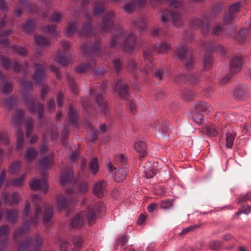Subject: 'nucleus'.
<instances>
[{
  "mask_svg": "<svg viewBox=\"0 0 251 251\" xmlns=\"http://www.w3.org/2000/svg\"><path fill=\"white\" fill-rule=\"evenodd\" d=\"M0 62L6 70H8L11 68L13 72L16 73H19L21 71H23L24 73H25L28 68V65L26 63L24 64L20 65L16 60H11L8 57L0 54Z\"/></svg>",
  "mask_w": 251,
  "mask_h": 251,
  "instance_id": "obj_14",
  "label": "nucleus"
},
{
  "mask_svg": "<svg viewBox=\"0 0 251 251\" xmlns=\"http://www.w3.org/2000/svg\"><path fill=\"white\" fill-rule=\"evenodd\" d=\"M26 177V174L25 173L19 178L11 179V183L14 186H21L25 180Z\"/></svg>",
  "mask_w": 251,
  "mask_h": 251,
  "instance_id": "obj_51",
  "label": "nucleus"
},
{
  "mask_svg": "<svg viewBox=\"0 0 251 251\" xmlns=\"http://www.w3.org/2000/svg\"><path fill=\"white\" fill-rule=\"evenodd\" d=\"M89 168L94 175L97 173L99 170V162L97 158L95 157L92 159L89 163Z\"/></svg>",
  "mask_w": 251,
  "mask_h": 251,
  "instance_id": "obj_48",
  "label": "nucleus"
},
{
  "mask_svg": "<svg viewBox=\"0 0 251 251\" xmlns=\"http://www.w3.org/2000/svg\"><path fill=\"white\" fill-rule=\"evenodd\" d=\"M84 239L81 235H75L73 237L72 242L75 246L72 251H82L81 248L82 246Z\"/></svg>",
  "mask_w": 251,
  "mask_h": 251,
  "instance_id": "obj_34",
  "label": "nucleus"
},
{
  "mask_svg": "<svg viewBox=\"0 0 251 251\" xmlns=\"http://www.w3.org/2000/svg\"><path fill=\"white\" fill-rule=\"evenodd\" d=\"M145 3L146 0H130L126 3L123 8L126 13L130 14L135 10L136 6H142Z\"/></svg>",
  "mask_w": 251,
  "mask_h": 251,
  "instance_id": "obj_22",
  "label": "nucleus"
},
{
  "mask_svg": "<svg viewBox=\"0 0 251 251\" xmlns=\"http://www.w3.org/2000/svg\"><path fill=\"white\" fill-rule=\"evenodd\" d=\"M34 38L35 43L38 47H45L49 44V39L44 36L35 34Z\"/></svg>",
  "mask_w": 251,
  "mask_h": 251,
  "instance_id": "obj_38",
  "label": "nucleus"
},
{
  "mask_svg": "<svg viewBox=\"0 0 251 251\" xmlns=\"http://www.w3.org/2000/svg\"><path fill=\"white\" fill-rule=\"evenodd\" d=\"M164 72L161 69H157L154 74V77L159 80H162L164 78Z\"/></svg>",
  "mask_w": 251,
  "mask_h": 251,
  "instance_id": "obj_62",
  "label": "nucleus"
},
{
  "mask_svg": "<svg viewBox=\"0 0 251 251\" xmlns=\"http://www.w3.org/2000/svg\"><path fill=\"white\" fill-rule=\"evenodd\" d=\"M56 25L54 24L48 25H46L43 30L45 32L52 35L56 36L57 35V31L56 29Z\"/></svg>",
  "mask_w": 251,
  "mask_h": 251,
  "instance_id": "obj_52",
  "label": "nucleus"
},
{
  "mask_svg": "<svg viewBox=\"0 0 251 251\" xmlns=\"http://www.w3.org/2000/svg\"><path fill=\"white\" fill-rule=\"evenodd\" d=\"M104 209V205L100 202L95 204H91L86 211L81 212L74 217L70 226L73 228L80 227L83 225L86 219L87 220L89 225H92L97 217L102 213Z\"/></svg>",
  "mask_w": 251,
  "mask_h": 251,
  "instance_id": "obj_3",
  "label": "nucleus"
},
{
  "mask_svg": "<svg viewBox=\"0 0 251 251\" xmlns=\"http://www.w3.org/2000/svg\"><path fill=\"white\" fill-rule=\"evenodd\" d=\"M204 112V103L203 102H198L195 104L193 119L195 122L199 126L202 125L203 120V113Z\"/></svg>",
  "mask_w": 251,
  "mask_h": 251,
  "instance_id": "obj_19",
  "label": "nucleus"
},
{
  "mask_svg": "<svg viewBox=\"0 0 251 251\" xmlns=\"http://www.w3.org/2000/svg\"><path fill=\"white\" fill-rule=\"evenodd\" d=\"M17 99L14 97L6 98L4 101V105L7 108H11L17 103Z\"/></svg>",
  "mask_w": 251,
  "mask_h": 251,
  "instance_id": "obj_53",
  "label": "nucleus"
},
{
  "mask_svg": "<svg viewBox=\"0 0 251 251\" xmlns=\"http://www.w3.org/2000/svg\"><path fill=\"white\" fill-rule=\"evenodd\" d=\"M170 10L163 11L161 16V21L163 23L172 21L174 25L179 26L182 24L181 16L177 11L172 10V8H179L182 6V2L179 0H172L169 2Z\"/></svg>",
  "mask_w": 251,
  "mask_h": 251,
  "instance_id": "obj_8",
  "label": "nucleus"
},
{
  "mask_svg": "<svg viewBox=\"0 0 251 251\" xmlns=\"http://www.w3.org/2000/svg\"><path fill=\"white\" fill-rule=\"evenodd\" d=\"M32 201L34 208L30 210V205L26 203L23 212V225L17 229L13 233V240L18 245L19 251H26L30 246L33 248L31 251H40L43 244V239L39 235H36L35 238L19 242V240L25 235L30 228L36 226L43 216L42 208L46 205L39 195L33 196Z\"/></svg>",
  "mask_w": 251,
  "mask_h": 251,
  "instance_id": "obj_1",
  "label": "nucleus"
},
{
  "mask_svg": "<svg viewBox=\"0 0 251 251\" xmlns=\"http://www.w3.org/2000/svg\"><path fill=\"white\" fill-rule=\"evenodd\" d=\"M222 243L219 241H212L209 244V248L213 250H218L221 249Z\"/></svg>",
  "mask_w": 251,
  "mask_h": 251,
  "instance_id": "obj_60",
  "label": "nucleus"
},
{
  "mask_svg": "<svg viewBox=\"0 0 251 251\" xmlns=\"http://www.w3.org/2000/svg\"><path fill=\"white\" fill-rule=\"evenodd\" d=\"M89 185L87 182H83L80 184L77 187V190L80 194L86 193L89 189Z\"/></svg>",
  "mask_w": 251,
  "mask_h": 251,
  "instance_id": "obj_59",
  "label": "nucleus"
},
{
  "mask_svg": "<svg viewBox=\"0 0 251 251\" xmlns=\"http://www.w3.org/2000/svg\"><path fill=\"white\" fill-rule=\"evenodd\" d=\"M235 137L236 133L233 130L226 133V146L228 148L231 149L232 147Z\"/></svg>",
  "mask_w": 251,
  "mask_h": 251,
  "instance_id": "obj_42",
  "label": "nucleus"
},
{
  "mask_svg": "<svg viewBox=\"0 0 251 251\" xmlns=\"http://www.w3.org/2000/svg\"><path fill=\"white\" fill-rule=\"evenodd\" d=\"M75 194L74 191L68 188L65 194L59 195L57 199L56 204L59 210L71 208L73 205L75 199L74 197Z\"/></svg>",
  "mask_w": 251,
  "mask_h": 251,
  "instance_id": "obj_10",
  "label": "nucleus"
},
{
  "mask_svg": "<svg viewBox=\"0 0 251 251\" xmlns=\"http://www.w3.org/2000/svg\"><path fill=\"white\" fill-rule=\"evenodd\" d=\"M248 34V30L243 29L240 30L239 35L237 37V40L240 43H244L245 41Z\"/></svg>",
  "mask_w": 251,
  "mask_h": 251,
  "instance_id": "obj_56",
  "label": "nucleus"
},
{
  "mask_svg": "<svg viewBox=\"0 0 251 251\" xmlns=\"http://www.w3.org/2000/svg\"><path fill=\"white\" fill-rule=\"evenodd\" d=\"M10 227L4 225L0 226V251L5 249L9 240Z\"/></svg>",
  "mask_w": 251,
  "mask_h": 251,
  "instance_id": "obj_18",
  "label": "nucleus"
},
{
  "mask_svg": "<svg viewBox=\"0 0 251 251\" xmlns=\"http://www.w3.org/2000/svg\"><path fill=\"white\" fill-rule=\"evenodd\" d=\"M251 211V207L249 205L243 206L242 209L237 212L235 214L236 215L239 216L242 213L248 214Z\"/></svg>",
  "mask_w": 251,
  "mask_h": 251,
  "instance_id": "obj_63",
  "label": "nucleus"
},
{
  "mask_svg": "<svg viewBox=\"0 0 251 251\" xmlns=\"http://www.w3.org/2000/svg\"><path fill=\"white\" fill-rule=\"evenodd\" d=\"M107 88L105 82L97 84L91 87V95L93 97L99 110L105 116L110 114V109L107 103L104 100L103 94Z\"/></svg>",
  "mask_w": 251,
  "mask_h": 251,
  "instance_id": "obj_7",
  "label": "nucleus"
},
{
  "mask_svg": "<svg viewBox=\"0 0 251 251\" xmlns=\"http://www.w3.org/2000/svg\"><path fill=\"white\" fill-rule=\"evenodd\" d=\"M170 46L171 44L164 39L158 47L155 45V47H150L145 50L143 55L147 67L144 69L143 73L147 75L152 71V54L155 51L158 53H165L170 50Z\"/></svg>",
  "mask_w": 251,
  "mask_h": 251,
  "instance_id": "obj_6",
  "label": "nucleus"
},
{
  "mask_svg": "<svg viewBox=\"0 0 251 251\" xmlns=\"http://www.w3.org/2000/svg\"><path fill=\"white\" fill-rule=\"evenodd\" d=\"M46 173H43L42 176L43 179H39L36 177L33 178L30 180L29 182V186L32 190H41L44 192H47L48 187L45 180Z\"/></svg>",
  "mask_w": 251,
  "mask_h": 251,
  "instance_id": "obj_17",
  "label": "nucleus"
},
{
  "mask_svg": "<svg viewBox=\"0 0 251 251\" xmlns=\"http://www.w3.org/2000/svg\"><path fill=\"white\" fill-rule=\"evenodd\" d=\"M177 56L184 64L186 70H191L193 68V58L192 53L188 50L185 45L181 46L178 49Z\"/></svg>",
  "mask_w": 251,
  "mask_h": 251,
  "instance_id": "obj_13",
  "label": "nucleus"
},
{
  "mask_svg": "<svg viewBox=\"0 0 251 251\" xmlns=\"http://www.w3.org/2000/svg\"><path fill=\"white\" fill-rule=\"evenodd\" d=\"M62 50H59L57 53L55 59L60 64L66 66L70 61V53L69 49L71 47V44L67 41H63L61 43Z\"/></svg>",
  "mask_w": 251,
  "mask_h": 251,
  "instance_id": "obj_15",
  "label": "nucleus"
},
{
  "mask_svg": "<svg viewBox=\"0 0 251 251\" xmlns=\"http://www.w3.org/2000/svg\"><path fill=\"white\" fill-rule=\"evenodd\" d=\"M5 219L13 224L17 222L19 217V211L17 209H6L5 211Z\"/></svg>",
  "mask_w": 251,
  "mask_h": 251,
  "instance_id": "obj_29",
  "label": "nucleus"
},
{
  "mask_svg": "<svg viewBox=\"0 0 251 251\" xmlns=\"http://www.w3.org/2000/svg\"><path fill=\"white\" fill-rule=\"evenodd\" d=\"M68 115L70 124L76 126L78 124V115L72 106H70Z\"/></svg>",
  "mask_w": 251,
  "mask_h": 251,
  "instance_id": "obj_35",
  "label": "nucleus"
},
{
  "mask_svg": "<svg viewBox=\"0 0 251 251\" xmlns=\"http://www.w3.org/2000/svg\"><path fill=\"white\" fill-rule=\"evenodd\" d=\"M243 60L241 57H236L233 58L230 64V73L232 74L239 72L242 67Z\"/></svg>",
  "mask_w": 251,
  "mask_h": 251,
  "instance_id": "obj_26",
  "label": "nucleus"
},
{
  "mask_svg": "<svg viewBox=\"0 0 251 251\" xmlns=\"http://www.w3.org/2000/svg\"><path fill=\"white\" fill-rule=\"evenodd\" d=\"M234 18V16L233 13H230L229 11L226 14L224 17V23L226 25L231 23Z\"/></svg>",
  "mask_w": 251,
  "mask_h": 251,
  "instance_id": "obj_61",
  "label": "nucleus"
},
{
  "mask_svg": "<svg viewBox=\"0 0 251 251\" xmlns=\"http://www.w3.org/2000/svg\"><path fill=\"white\" fill-rule=\"evenodd\" d=\"M116 17L112 11H106L102 14L101 23L98 26L101 32H109L114 28L110 46L112 48H119L130 52L136 44V35L134 32H128L119 25H114Z\"/></svg>",
  "mask_w": 251,
  "mask_h": 251,
  "instance_id": "obj_2",
  "label": "nucleus"
},
{
  "mask_svg": "<svg viewBox=\"0 0 251 251\" xmlns=\"http://www.w3.org/2000/svg\"><path fill=\"white\" fill-rule=\"evenodd\" d=\"M81 50L86 58L88 60H90L91 62L84 63L78 66L75 69V71L78 74H82L87 71L92 70L95 64L94 58L102 55L100 42L98 40L92 44H83L81 46Z\"/></svg>",
  "mask_w": 251,
  "mask_h": 251,
  "instance_id": "obj_4",
  "label": "nucleus"
},
{
  "mask_svg": "<svg viewBox=\"0 0 251 251\" xmlns=\"http://www.w3.org/2000/svg\"><path fill=\"white\" fill-rule=\"evenodd\" d=\"M13 89V84L11 82L4 81L2 86V91L5 94H10Z\"/></svg>",
  "mask_w": 251,
  "mask_h": 251,
  "instance_id": "obj_46",
  "label": "nucleus"
},
{
  "mask_svg": "<svg viewBox=\"0 0 251 251\" xmlns=\"http://www.w3.org/2000/svg\"><path fill=\"white\" fill-rule=\"evenodd\" d=\"M55 243L59 246L61 251H68L69 242L67 241L59 238L56 239Z\"/></svg>",
  "mask_w": 251,
  "mask_h": 251,
  "instance_id": "obj_50",
  "label": "nucleus"
},
{
  "mask_svg": "<svg viewBox=\"0 0 251 251\" xmlns=\"http://www.w3.org/2000/svg\"><path fill=\"white\" fill-rule=\"evenodd\" d=\"M24 9L30 13H33L38 10L36 5L34 3H30L27 0H20L18 6L15 9V14L17 17H20L23 10Z\"/></svg>",
  "mask_w": 251,
  "mask_h": 251,
  "instance_id": "obj_16",
  "label": "nucleus"
},
{
  "mask_svg": "<svg viewBox=\"0 0 251 251\" xmlns=\"http://www.w3.org/2000/svg\"><path fill=\"white\" fill-rule=\"evenodd\" d=\"M24 123L25 126L26 136L27 138H29L34 127V120L31 118H28L25 120Z\"/></svg>",
  "mask_w": 251,
  "mask_h": 251,
  "instance_id": "obj_39",
  "label": "nucleus"
},
{
  "mask_svg": "<svg viewBox=\"0 0 251 251\" xmlns=\"http://www.w3.org/2000/svg\"><path fill=\"white\" fill-rule=\"evenodd\" d=\"M36 71L33 75V78L36 83H38L46 78L45 70L46 66L43 63H35L34 64Z\"/></svg>",
  "mask_w": 251,
  "mask_h": 251,
  "instance_id": "obj_20",
  "label": "nucleus"
},
{
  "mask_svg": "<svg viewBox=\"0 0 251 251\" xmlns=\"http://www.w3.org/2000/svg\"><path fill=\"white\" fill-rule=\"evenodd\" d=\"M38 151L33 148H28L25 154V159L28 161L34 160L38 155Z\"/></svg>",
  "mask_w": 251,
  "mask_h": 251,
  "instance_id": "obj_36",
  "label": "nucleus"
},
{
  "mask_svg": "<svg viewBox=\"0 0 251 251\" xmlns=\"http://www.w3.org/2000/svg\"><path fill=\"white\" fill-rule=\"evenodd\" d=\"M20 164V163L19 161H14L10 166V173L13 175L16 174L19 169Z\"/></svg>",
  "mask_w": 251,
  "mask_h": 251,
  "instance_id": "obj_55",
  "label": "nucleus"
},
{
  "mask_svg": "<svg viewBox=\"0 0 251 251\" xmlns=\"http://www.w3.org/2000/svg\"><path fill=\"white\" fill-rule=\"evenodd\" d=\"M126 171L123 169H120L116 172L114 179L115 181L120 182L126 179Z\"/></svg>",
  "mask_w": 251,
  "mask_h": 251,
  "instance_id": "obj_41",
  "label": "nucleus"
},
{
  "mask_svg": "<svg viewBox=\"0 0 251 251\" xmlns=\"http://www.w3.org/2000/svg\"><path fill=\"white\" fill-rule=\"evenodd\" d=\"M199 226L198 225H195L193 226H190L184 228L181 232L179 234V236H184L191 231H194L196 229L198 228Z\"/></svg>",
  "mask_w": 251,
  "mask_h": 251,
  "instance_id": "obj_54",
  "label": "nucleus"
},
{
  "mask_svg": "<svg viewBox=\"0 0 251 251\" xmlns=\"http://www.w3.org/2000/svg\"><path fill=\"white\" fill-rule=\"evenodd\" d=\"M120 0H97L95 2V6L93 9V13L96 15L102 13L104 10V4L111 1H118Z\"/></svg>",
  "mask_w": 251,
  "mask_h": 251,
  "instance_id": "obj_27",
  "label": "nucleus"
},
{
  "mask_svg": "<svg viewBox=\"0 0 251 251\" xmlns=\"http://www.w3.org/2000/svg\"><path fill=\"white\" fill-rule=\"evenodd\" d=\"M131 23L133 26L136 27L139 29L140 32L144 31L146 28V23L145 19L142 16L133 19Z\"/></svg>",
  "mask_w": 251,
  "mask_h": 251,
  "instance_id": "obj_30",
  "label": "nucleus"
},
{
  "mask_svg": "<svg viewBox=\"0 0 251 251\" xmlns=\"http://www.w3.org/2000/svg\"><path fill=\"white\" fill-rule=\"evenodd\" d=\"M205 128L206 129L205 134L206 133L209 137H215L218 133L216 127L214 125L210 124L207 125Z\"/></svg>",
  "mask_w": 251,
  "mask_h": 251,
  "instance_id": "obj_44",
  "label": "nucleus"
},
{
  "mask_svg": "<svg viewBox=\"0 0 251 251\" xmlns=\"http://www.w3.org/2000/svg\"><path fill=\"white\" fill-rule=\"evenodd\" d=\"M53 215V209L51 207L47 205L44 209L43 221L45 224L49 222Z\"/></svg>",
  "mask_w": 251,
  "mask_h": 251,
  "instance_id": "obj_37",
  "label": "nucleus"
},
{
  "mask_svg": "<svg viewBox=\"0 0 251 251\" xmlns=\"http://www.w3.org/2000/svg\"><path fill=\"white\" fill-rule=\"evenodd\" d=\"M35 22L33 20H28L23 26L24 30L27 32H32L35 28Z\"/></svg>",
  "mask_w": 251,
  "mask_h": 251,
  "instance_id": "obj_47",
  "label": "nucleus"
},
{
  "mask_svg": "<svg viewBox=\"0 0 251 251\" xmlns=\"http://www.w3.org/2000/svg\"><path fill=\"white\" fill-rule=\"evenodd\" d=\"M152 126L154 128H156L159 132L163 134H167L169 132V128L167 127L164 123H160L159 121H156L153 122Z\"/></svg>",
  "mask_w": 251,
  "mask_h": 251,
  "instance_id": "obj_40",
  "label": "nucleus"
},
{
  "mask_svg": "<svg viewBox=\"0 0 251 251\" xmlns=\"http://www.w3.org/2000/svg\"><path fill=\"white\" fill-rule=\"evenodd\" d=\"M25 114V111L24 109H17L15 111L12 118L13 123L17 126V150H21L24 145V133L21 128L23 118Z\"/></svg>",
  "mask_w": 251,
  "mask_h": 251,
  "instance_id": "obj_9",
  "label": "nucleus"
},
{
  "mask_svg": "<svg viewBox=\"0 0 251 251\" xmlns=\"http://www.w3.org/2000/svg\"><path fill=\"white\" fill-rule=\"evenodd\" d=\"M9 47L14 50V52L21 55L25 56L26 54V50L25 47L19 46L17 45L10 46Z\"/></svg>",
  "mask_w": 251,
  "mask_h": 251,
  "instance_id": "obj_49",
  "label": "nucleus"
},
{
  "mask_svg": "<svg viewBox=\"0 0 251 251\" xmlns=\"http://www.w3.org/2000/svg\"><path fill=\"white\" fill-rule=\"evenodd\" d=\"M74 173L71 168H64L62 172V176L60 179V183L62 185H65L70 182L73 179Z\"/></svg>",
  "mask_w": 251,
  "mask_h": 251,
  "instance_id": "obj_23",
  "label": "nucleus"
},
{
  "mask_svg": "<svg viewBox=\"0 0 251 251\" xmlns=\"http://www.w3.org/2000/svg\"><path fill=\"white\" fill-rule=\"evenodd\" d=\"M67 82L70 87L71 92L75 94H77L78 92L77 86L75 84L74 78L71 76H67Z\"/></svg>",
  "mask_w": 251,
  "mask_h": 251,
  "instance_id": "obj_45",
  "label": "nucleus"
},
{
  "mask_svg": "<svg viewBox=\"0 0 251 251\" xmlns=\"http://www.w3.org/2000/svg\"><path fill=\"white\" fill-rule=\"evenodd\" d=\"M219 50L222 53H225L224 48L222 46H216L214 42L205 44V71L206 69H210L213 65V56L212 53L214 50Z\"/></svg>",
  "mask_w": 251,
  "mask_h": 251,
  "instance_id": "obj_12",
  "label": "nucleus"
},
{
  "mask_svg": "<svg viewBox=\"0 0 251 251\" xmlns=\"http://www.w3.org/2000/svg\"><path fill=\"white\" fill-rule=\"evenodd\" d=\"M58 134L55 131L48 130L43 136L44 142H46L49 140L54 141L58 138Z\"/></svg>",
  "mask_w": 251,
  "mask_h": 251,
  "instance_id": "obj_43",
  "label": "nucleus"
},
{
  "mask_svg": "<svg viewBox=\"0 0 251 251\" xmlns=\"http://www.w3.org/2000/svg\"><path fill=\"white\" fill-rule=\"evenodd\" d=\"M134 149L139 153L140 157H143L146 154L147 146L143 141H137L134 144Z\"/></svg>",
  "mask_w": 251,
  "mask_h": 251,
  "instance_id": "obj_31",
  "label": "nucleus"
},
{
  "mask_svg": "<svg viewBox=\"0 0 251 251\" xmlns=\"http://www.w3.org/2000/svg\"><path fill=\"white\" fill-rule=\"evenodd\" d=\"M127 67L128 71L132 74L134 71L138 69L139 65L134 60H129L128 62Z\"/></svg>",
  "mask_w": 251,
  "mask_h": 251,
  "instance_id": "obj_57",
  "label": "nucleus"
},
{
  "mask_svg": "<svg viewBox=\"0 0 251 251\" xmlns=\"http://www.w3.org/2000/svg\"><path fill=\"white\" fill-rule=\"evenodd\" d=\"M184 79H187L189 81L193 84L198 83L200 80L199 75H191L189 76L181 75L179 77L175 78L176 81H181Z\"/></svg>",
  "mask_w": 251,
  "mask_h": 251,
  "instance_id": "obj_33",
  "label": "nucleus"
},
{
  "mask_svg": "<svg viewBox=\"0 0 251 251\" xmlns=\"http://www.w3.org/2000/svg\"><path fill=\"white\" fill-rule=\"evenodd\" d=\"M23 86V91L25 96V102L26 107L30 113L36 112L40 119L43 117L44 106L43 104L38 103L37 99L30 95L26 94L32 89V82L24 78L21 80Z\"/></svg>",
  "mask_w": 251,
  "mask_h": 251,
  "instance_id": "obj_5",
  "label": "nucleus"
},
{
  "mask_svg": "<svg viewBox=\"0 0 251 251\" xmlns=\"http://www.w3.org/2000/svg\"><path fill=\"white\" fill-rule=\"evenodd\" d=\"M4 201L11 205L17 204L19 202V194L15 192L11 194L4 193L2 194Z\"/></svg>",
  "mask_w": 251,
  "mask_h": 251,
  "instance_id": "obj_28",
  "label": "nucleus"
},
{
  "mask_svg": "<svg viewBox=\"0 0 251 251\" xmlns=\"http://www.w3.org/2000/svg\"><path fill=\"white\" fill-rule=\"evenodd\" d=\"M242 6V2H236L233 5H231L229 9V11L230 12V13H233L234 15V13L238 12L241 6Z\"/></svg>",
  "mask_w": 251,
  "mask_h": 251,
  "instance_id": "obj_58",
  "label": "nucleus"
},
{
  "mask_svg": "<svg viewBox=\"0 0 251 251\" xmlns=\"http://www.w3.org/2000/svg\"><path fill=\"white\" fill-rule=\"evenodd\" d=\"M248 92V88L247 86L242 85L236 87L234 92V98L238 100H243L245 99Z\"/></svg>",
  "mask_w": 251,
  "mask_h": 251,
  "instance_id": "obj_24",
  "label": "nucleus"
},
{
  "mask_svg": "<svg viewBox=\"0 0 251 251\" xmlns=\"http://www.w3.org/2000/svg\"><path fill=\"white\" fill-rule=\"evenodd\" d=\"M115 91L123 98H126L128 94V86L122 80H119L115 86Z\"/></svg>",
  "mask_w": 251,
  "mask_h": 251,
  "instance_id": "obj_25",
  "label": "nucleus"
},
{
  "mask_svg": "<svg viewBox=\"0 0 251 251\" xmlns=\"http://www.w3.org/2000/svg\"><path fill=\"white\" fill-rule=\"evenodd\" d=\"M79 23L74 21L70 23L66 28V33L69 35H72L75 33H78L80 36H89L93 33V29L91 23L90 22L85 23L81 30H79Z\"/></svg>",
  "mask_w": 251,
  "mask_h": 251,
  "instance_id": "obj_11",
  "label": "nucleus"
},
{
  "mask_svg": "<svg viewBox=\"0 0 251 251\" xmlns=\"http://www.w3.org/2000/svg\"><path fill=\"white\" fill-rule=\"evenodd\" d=\"M106 182L104 180L96 182L93 187V194L99 198H102L106 193Z\"/></svg>",
  "mask_w": 251,
  "mask_h": 251,
  "instance_id": "obj_21",
  "label": "nucleus"
},
{
  "mask_svg": "<svg viewBox=\"0 0 251 251\" xmlns=\"http://www.w3.org/2000/svg\"><path fill=\"white\" fill-rule=\"evenodd\" d=\"M194 93L191 90H186L183 92L182 94L183 99L186 101L191 100L192 99Z\"/></svg>",
  "mask_w": 251,
  "mask_h": 251,
  "instance_id": "obj_64",
  "label": "nucleus"
},
{
  "mask_svg": "<svg viewBox=\"0 0 251 251\" xmlns=\"http://www.w3.org/2000/svg\"><path fill=\"white\" fill-rule=\"evenodd\" d=\"M53 154L51 153L47 156L43 157L40 161L41 166L44 169L51 167L53 163Z\"/></svg>",
  "mask_w": 251,
  "mask_h": 251,
  "instance_id": "obj_32",
  "label": "nucleus"
}]
</instances>
